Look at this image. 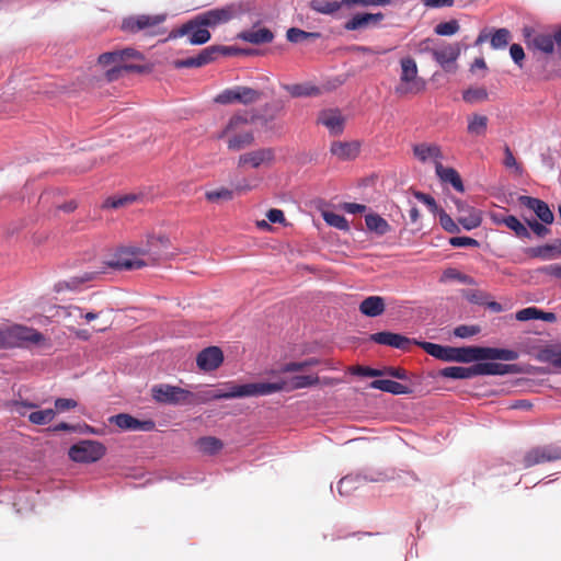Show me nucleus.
<instances>
[{"label":"nucleus","instance_id":"nucleus-1","mask_svg":"<svg viewBox=\"0 0 561 561\" xmlns=\"http://www.w3.org/2000/svg\"><path fill=\"white\" fill-rule=\"evenodd\" d=\"M319 381L320 379L317 375H299L278 382H252L243 385L226 382L220 388L210 391L209 398L220 400L268 396L282 390L291 391L312 387L318 385Z\"/></svg>","mask_w":561,"mask_h":561},{"label":"nucleus","instance_id":"nucleus-2","mask_svg":"<svg viewBox=\"0 0 561 561\" xmlns=\"http://www.w3.org/2000/svg\"><path fill=\"white\" fill-rule=\"evenodd\" d=\"M256 0H240L231 2L221 8H215L197 14V23L215 27L217 25L229 22L234 18H239L245 13H252L257 10Z\"/></svg>","mask_w":561,"mask_h":561},{"label":"nucleus","instance_id":"nucleus-3","mask_svg":"<svg viewBox=\"0 0 561 561\" xmlns=\"http://www.w3.org/2000/svg\"><path fill=\"white\" fill-rule=\"evenodd\" d=\"M252 122L247 113H237L230 117L226 127L217 135L218 139L228 137L227 146L231 151H240L252 146L254 134L252 130L243 131V126Z\"/></svg>","mask_w":561,"mask_h":561},{"label":"nucleus","instance_id":"nucleus-4","mask_svg":"<svg viewBox=\"0 0 561 561\" xmlns=\"http://www.w3.org/2000/svg\"><path fill=\"white\" fill-rule=\"evenodd\" d=\"M139 53L135 48H124L121 50L107 51L99 56V64L113 67L106 70L105 76L108 81H114L124 72L140 71V66L130 61L138 60Z\"/></svg>","mask_w":561,"mask_h":561},{"label":"nucleus","instance_id":"nucleus-5","mask_svg":"<svg viewBox=\"0 0 561 561\" xmlns=\"http://www.w3.org/2000/svg\"><path fill=\"white\" fill-rule=\"evenodd\" d=\"M454 362L471 363L479 360H515L518 358V353L514 350L497 348V347H482V346H463L455 347Z\"/></svg>","mask_w":561,"mask_h":561},{"label":"nucleus","instance_id":"nucleus-6","mask_svg":"<svg viewBox=\"0 0 561 561\" xmlns=\"http://www.w3.org/2000/svg\"><path fill=\"white\" fill-rule=\"evenodd\" d=\"M426 82L419 77L416 61L412 57L400 59V83L394 91L399 95L417 94L425 90Z\"/></svg>","mask_w":561,"mask_h":561},{"label":"nucleus","instance_id":"nucleus-7","mask_svg":"<svg viewBox=\"0 0 561 561\" xmlns=\"http://www.w3.org/2000/svg\"><path fill=\"white\" fill-rule=\"evenodd\" d=\"M43 335L26 327L13 325L4 331H0V344L4 348L22 347L27 343H38Z\"/></svg>","mask_w":561,"mask_h":561},{"label":"nucleus","instance_id":"nucleus-8","mask_svg":"<svg viewBox=\"0 0 561 561\" xmlns=\"http://www.w3.org/2000/svg\"><path fill=\"white\" fill-rule=\"evenodd\" d=\"M262 98V92L244 85H236L233 88L225 89L216 95L215 102L218 104H232L240 103L250 105L256 103Z\"/></svg>","mask_w":561,"mask_h":561},{"label":"nucleus","instance_id":"nucleus-9","mask_svg":"<svg viewBox=\"0 0 561 561\" xmlns=\"http://www.w3.org/2000/svg\"><path fill=\"white\" fill-rule=\"evenodd\" d=\"M232 48L221 45H213L201 50L196 56L188 57L185 59H178L173 61V66L176 69L183 68H198L203 67L217 59L219 55H231Z\"/></svg>","mask_w":561,"mask_h":561},{"label":"nucleus","instance_id":"nucleus-10","mask_svg":"<svg viewBox=\"0 0 561 561\" xmlns=\"http://www.w3.org/2000/svg\"><path fill=\"white\" fill-rule=\"evenodd\" d=\"M561 460V444L535 446L528 449L523 457V468Z\"/></svg>","mask_w":561,"mask_h":561},{"label":"nucleus","instance_id":"nucleus-11","mask_svg":"<svg viewBox=\"0 0 561 561\" xmlns=\"http://www.w3.org/2000/svg\"><path fill=\"white\" fill-rule=\"evenodd\" d=\"M151 393L154 401L171 405L191 403V399L193 398L191 391L165 383L152 387Z\"/></svg>","mask_w":561,"mask_h":561},{"label":"nucleus","instance_id":"nucleus-12","mask_svg":"<svg viewBox=\"0 0 561 561\" xmlns=\"http://www.w3.org/2000/svg\"><path fill=\"white\" fill-rule=\"evenodd\" d=\"M208 25H201L197 23V15L184 23L178 28L170 32L168 38L175 39L182 36H188V43L191 45H203L207 43L211 35L207 30Z\"/></svg>","mask_w":561,"mask_h":561},{"label":"nucleus","instance_id":"nucleus-13","mask_svg":"<svg viewBox=\"0 0 561 561\" xmlns=\"http://www.w3.org/2000/svg\"><path fill=\"white\" fill-rule=\"evenodd\" d=\"M106 448L95 440H81L69 448L68 455L76 462H95L105 455Z\"/></svg>","mask_w":561,"mask_h":561},{"label":"nucleus","instance_id":"nucleus-14","mask_svg":"<svg viewBox=\"0 0 561 561\" xmlns=\"http://www.w3.org/2000/svg\"><path fill=\"white\" fill-rule=\"evenodd\" d=\"M172 256L169 251V239L165 237L148 238V249L142 250V266L168 260Z\"/></svg>","mask_w":561,"mask_h":561},{"label":"nucleus","instance_id":"nucleus-15","mask_svg":"<svg viewBox=\"0 0 561 561\" xmlns=\"http://www.w3.org/2000/svg\"><path fill=\"white\" fill-rule=\"evenodd\" d=\"M461 54L460 43H444L433 51V59L446 71L450 70Z\"/></svg>","mask_w":561,"mask_h":561},{"label":"nucleus","instance_id":"nucleus-16","mask_svg":"<svg viewBox=\"0 0 561 561\" xmlns=\"http://www.w3.org/2000/svg\"><path fill=\"white\" fill-rule=\"evenodd\" d=\"M275 159V152L272 148H260L241 154L238 159V167L250 165L257 169L262 165L271 164Z\"/></svg>","mask_w":561,"mask_h":561},{"label":"nucleus","instance_id":"nucleus-17","mask_svg":"<svg viewBox=\"0 0 561 561\" xmlns=\"http://www.w3.org/2000/svg\"><path fill=\"white\" fill-rule=\"evenodd\" d=\"M518 202L520 205L533 210L537 218L545 225H551L553 222L554 215L546 202L527 195H520Z\"/></svg>","mask_w":561,"mask_h":561},{"label":"nucleus","instance_id":"nucleus-18","mask_svg":"<svg viewBox=\"0 0 561 561\" xmlns=\"http://www.w3.org/2000/svg\"><path fill=\"white\" fill-rule=\"evenodd\" d=\"M385 19L383 13H356L347 20L343 27L346 31H362L377 26Z\"/></svg>","mask_w":561,"mask_h":561},{"label":"nucleus","instance_id":"nucleus-19","mask_svg":"<svg viewBox=\"0 0 561 561\" xmlns=\"http://www.w3.org/2000/svg\"><path fill=\"white\" fill-rule=\"evenodd\" d=\"M369 340L381 345L391 346L398 350H408L411 344H414V339L407 337L399 333L382 331L373 333Z\"/></svg>","mask_w":561,"mask_h":561},{"label":"nucleus","instance_id":"nucleus-20","mask_svg":"<svg viewBox=\"0 0 561 561\" xmlns=\"http://www.w3.org/2000/svg\"><path fill=\"white\" fill-rule=\"evenodd\" d=\"M107 267L114 270H133L140 267L139 253L129 249H121L106 263Z\"/></svg>","mask_w":561,"mask_h":561},{"label":"nucleus","instance_id":"nucleus-21","mask_svg":"<svg viewBox=\"0 0 561 561\" xmlns=\"http://www.w3.org/2000/svg\"><path fill=\"white\" fill-rule=\"evenodd\" d=\"M224 362L222 351L218 346H208L198 353L196 364L204 371L217 369Z\"/></svg>","mask_w":561,"mask_h":561},{"label":"nucleus","instance_id":"nucleus-22","mask_svg":"<svg viewBox=\"0 0 561 561\" xmlns=\"http://www.w3.org/2000/svg\"><path fill=\"white\" fill-rule=\"evenodd\" d=\"M286 112V102L284 100L277 99L273 100L268 103H265L261 107V112L259 115L253 116L251 119H257L262 125L267 126L273 121L277 119Z\"/></svg>","mask_w":561,"mask_h":561},{"label":"nucleus","instance_id":"nucleus-23","mask_svg":"<svg viewBox=\"0 0 561 561\" xmlns=\"http://www.w3.org/2000/svg\"><path fill=\"white\" fill-rule=\"evenodd\" d=\"M318 123L325 126L332 136H337L344 130L345 118L339 110H324L320 112Z\"/></svg>","mask_w":561,"mask_h":561},{"label":"nucleus","instance_id":"nucleus-24","mask_svg":"<svg viewBox=\"0 0 561 561\" xmlns=\"http://www.w3.org/2000/svg\"><path fill=\"white\" fill-rule=\"evenodd\" d=\"M512 38L510 30L502 27L496 28L492 35H489L485 30H483L477 37L474 45H481L482 43L490 39V45L493 49H504Z\"/></svg>","mask_w":561,"mask_h":561},{"label":"nucleus","instance_id":"nucleus-25","mask_svg":"<svg viewBox=\"0 0 561 561\" xmlns=\"http://www.w3.org/2000/svg\"><path fill=\"white\" fill-rule=\"evenodd\" d=\"M477 365V376H504L518 373L515 364H501L494 362H482Z\"/></svg>","mask_w":561,"mask_h":561},{"label":"nucleus","instance_id":"nucleus-26","mask_svg":"<svg viewBox=\"0 0 561 561\" xmlns=\"http://www.w3.org/2000/svg\"><path fill=\"white\" fill-rule=\"evenodd\" d=\"M414 344L421 346L428 355L437 359L444 362H454L455 347L453 346H444L424 341H414Z\"/></svg>","mask_w":561,"mask_h":561},{"label":"nucleus","instance_id":"nucleus-27","mask_svg":"<svg viewBox=\"0 0 561 561\" xmlns=\"http://www.w3.org/2000/svg\"><path fill=\"white\" fill-rule=\"evenodd\" d=\"M330 151L340 160H352L358 156L359 145L356 141H334Z\"/></svg>","mask_w":561,"mask_h":561},{"label":"nucleus","instance_id":"nucleus-28","mask_svg":"<svg viewBox=\"0 0 561 561\" xmlns=\"http://www.w3.org/2000/svg\"><path fill=\"white\" fill-rule=\"evenodd\" d=\"M413 153L423 163L433 160L436 164L443 159L440 148L434 144H417L413 147Z\"/></svg>","mask_w":561,"mask_h":561},{"label":"nucleus","instance_id":"nucleus-29","mask_svg":"<svg viewBox=\"0 0 561 561\" xmlns=\"http://www.w3.org/2000/svg\"><path fill=\"white\" fill-rule=\"evenodd\" d=\"M238 37L244 42L261 45L271 43L274 39V34L267 27L251 28L241 32Z\"/></svg>","mask_w":561,"mask_h":561},{"label":"nucleus","instance_id":"nucleus-30","mask_svg":"<svg viewBox=\"0 0 561 561\" xmlns=\"http://www.w3.org/2000/svg\"><path fill=\"white\" fill-rule=\"evenodd\" d=\"M386 304L381 296L366 297L359 305V311L370 318H376L385 312Z\"/></svg>","mask_w":561,"mask_h":561},{"label":"nucleus","instance_id":"nucleus-31","mask_svg":"<svg viewBox=\"0 0 561 561\" xmlns=\"http://www.w3.org/2000/svg\"><path fill=\"white\" fill-rule=\"evenodd\" d=\"M493 220L496 224L505 225L508 229L513 230L518 238L530 239L531 233L516 216L510 215L505 217L493 216Z\"/></svg>","mask_w":561,"mask_h":561},{"label":"nucleus","instance_id":"nucleus-32","mask_svg":"<svg viewBox=\"0 0 561 561\" xmlns=\"http://www.w3.org/2000/svg\"><path fill=\"white\" fill-rule=\"evenodd\" d=\"M437 176L445 183H450L458 192H463V183L459 173L454 168H445L440 162L435 165Z\"/></svg>","mask_w":561,"mask_h":561},{"label":"nucleus","instance_id":"nucleus-33","mask_svg":"<svg viewBox=\"0 0 561 561\" xmlns=\"http://www.w3.org/2000/svg\"><path fill=\"white\" fill-rule=\"evenodd\" d=\"M370 388L391 394H408L411 392L408 386L391 379H376L370 382Z\"/></svg>","mask_w":561,"mask_h":561},{"label":"nucleus","instance_id":"nucleus-34","mask_svg":"<svg viewBox=\"0 0 561 561\" xmlns=\"http://www.w3.org/2000/svg\"><path fill=\"white\" fill-rule=\"evenodd\" d=\"M366 481L367 477L360 474L345 476L339 481L337 491L341 496H348Z\"/></svg>","mask_w":561,"mask_h":561},{"label":"nucleus","instance_id":"nucleus-35","mask_svg":"<svg viewBox=\"0 0 561 561\" xmlns=\"http://www.w3.org/2000/svg\"><path fill=\"white\" fill-rule=\"evenodd\" d=\"M282 88L293 98L317 96L321 92L317 85L311 83L282 84Z\"/></svg>","mask_w":561,"mask_h":561},{"label":"nucleus","instance_id":"nucleus-36","mask_svg":"<svg viewBox=\"0 0 561 561\" xmlns=\"http://www.w3.org/2000/svg\"><path fill=\"white\" fill-rule=\"evenodd\" d=\"M440 376L450 379H470L477 377V365L470 367L450 366L440 370Z\"/></svg>","mask_w":561,"mask_h":561},{"label":"nucleus","instance_id":"nucleus-37","mask_svg":"<svg viewBox=\"0 0 561 561\" xmlns=\"http://www.w3.org/2000/svg\"><path fill=\"white\" fill-rule=\"evenodd\" d=\"M556 33L553 35L546 33H538L531 39V47L546 55H551L554 51Z\"/></svg>","mask_w":561,"mask_h":561},{"label":"nucleus","instance_id":"nucleus-38","mask_svg":"<svg viewBox=\"0 0 561 561\" xmlns=\"http://www.w3.org/2000/svg\"><path fill=\"white\" fill-rule=\"evenodd\" d=\"M138 199V195L130 193V194H124L119 196H110L102 203L101 208L102 209H119L125 208L134 203H136Z\"/></svg>","mask_w":561,"mask_h":561},{"label":"nucleus","instance_id":"nucleus-39","mask_svg":"<svg viewBox=\"0 0 561 561\" xmlns=\"http://www.w3.org/2000/svg\"><path fill=\"white\" fill-rule=\"evenodd\" d=\"M309 7L317 13L332 15L345 5L343 0H311Z\"/></svg>","mask_w":561,"mask_h":561},{"label":"nucleus","instance_id":"nucleus-40","mask_svg":"<svg viewBox=\"0 0 561 561\" xmlns=\"http://www.w3.org/2000/svg\"><path fill=\"white\" fill-rule=\"evenodd\" d=\"M110 424L116 425L122 431L140 430V420L127 413H119L108 419Z\"/></svg>","mask_w":561,"mask_h":561},{"label":"nucleus","instance_id":"nucleus-41","mask_svg":"<svg viewBox=\"0 0 561 561\" xmlns=\"http://www.w3.org/2000/svg\"><path fill=\"white\" fill-rule=\"evenodd\" d=\"M489 119L485 115L472 114L468 117L467 131L472 136H484L488 129Z\"/></svg>","mask_w":561,"mask_h":561},{"label":"nucleus","instance_id":"nucleus-42","mask_svg":"<svg viewBox=\"0 0 561 561\" xmlns=\"http://www.w3.org/2000/svg\"><path fill=\"white\" fill-rule=\"evenodd\" d=\"M527 254L531 257H540L542 260H550L561 255V247L556 244H545L535 248H529Z\"/></svg>","mask_w":561,"mask_h":561},{"label":"nucleus","instance_id":"nucleus-43","mask_svg":"<svg viewBox=\"0 0 561 561\" xmlns=\"http://www.w3.org/2000/svg\"><path fill=\"white\" fill-rule=\"evenodd\" d=\"M365 224L369 231L378 236H383L390 231V225L381 216L377 214H369L365 216Z\"/></svg>","mask_w":561,"mask_h":561},{"label":"nucleus","instance_id":"nucleus-44","mask_svg":"<svg viewBox=\"0 0 561 561\" xmlns=\"http://www.w3.org/2000/svg\"><path fill=\"white\" fill-rule=\"evenodd\" d=\"M196 446L198 447V449L202 453H204L206 455H216L217 453H219L222 449L224 444L217 437L205 436V437L199 438L196 442Z\"/></svg>","mask_w":561,"mask_h":561},{"label":"nucleus","instance_id":"nucleus-45","mask_svg":"<svg viewBox=\"0 0 561 561\" xmlns=\"http://www.w3.org/2000/svg\"><path fill=\"white\" fill-rule=\"evenodd\" d=\"M537 358L541 363L551 364L557 368H561V351H558L552 346L540 350Z\"/></svg>","mask_w":561,"mask_h":561},{"label":"nucleus","instance_id":"nucleus-46","mask_svg":"<svg viewBox=\"0 0 561 561\" xmlns=\"http://www.w3.org/2000/svg\"><path fill=\"white\" fill-rule=\"evenodd\" d=\"M320 36L321 34L319 32H306L297 27H290L286 33L287 41L295 44L301 43L305 39H316Z\"/></svg>","mask_w":561,"mask_h":561},{"label":"nucleus","instance_id":"nucleus-47","mask_svg":"<svg viewBox=\"0 0 561 561\" xmlns=\"http://www.w3.org/2000/svg\"><path fill=\"white\" fill-rule=\"evenodd\" d=\"M458 222L462 226L463 229L472 230L481 225L482 218L479 210L470 208L467 215L458 217Z\"/></svg>","mask_w":561,"mask_h":561},{"label":"nucleus","instance_id":"nucleus-48","mask_svg":"<svg viewBox=\"0 0 561 561\" xmlns=\"http://www.w3.org/2000/svg\"><path fill=\"white\" fill-rule=\"evenodd\" d=\"M56 417L54 409L37 410L28 414L27 419L32 424L46 425Z\"/></svg>","mask_w":561,"mask_h":561},{"label":"nucleus","instance_id":"nucleus-49","mask_svg":"<svg viewBox=\"0 0 561 561\" xmlns=\"http://www.w3.org/2000/svg\"><path fill=\"white\" fill-rule=\"evenodd\" d=\"M488 95V91L484 88H469L462 92L463 101L469 104L485 101Z\"/></svg>","mask_w":561,"mask_h":561},{"label":"nucleus","instance_id":"nucleus-50","mask_svg":"<svg viewBox=\"0 0 561 561\" xmlns=\"http://www.w3.org/2000/svg\"><path fill=\"white\" fill-rule=\"evenodd\" d=\"M323 219L329 226L334 227L336 229H340V230H348L350 229L347 219L340 214H336L333 211H327L323 214Z\"/></svg>","mask_w":561,"mask_h":561},{"label":"nucleus","instance_id":"nucleus-51","mask_svg":"<svg viewBox=\"0 0 561 561\" xmlns=\"http://www.w3.org/2000/svg\"><path fill=\"white\" fill-rule=\"evenodd\" d=\"M460 30L459 22L457 20H450L442 22L434 27L435 34L439 36H451Z\"/></svg>","mask_w":561,"mask_h":561},{"label":"nucleus","instance_id":"nucleus-52","mask_svg":"<svg viewBox=\"0 0 561 561\" xmlns=\"http://www.w3.org/2000/svg\"><path fill=\"white\" fill-rule=\"evenodd\" d=\"M437 215L439 216V224L445 231H447L449 233L459 232L458 225L453 220V218L444 209H439Z\"/></svg>","mask_w":561,"mask_h":561},{"label":"nucleus","instance_id":"nucleus-53","mask_svg":"<svg viewBox=\"0 0 561 561\" xmlns=\"http://www.w3.org/2000/svg\"><path fill=\"white\" fill-rule=\"evenodd\" d=\"M205 197L209 202H217L219 199L229 201L233 197V191L228 190L226 187H221L218 190L206 192Z\"/></svg>","mask_w":561,"mask_h":561},{"label":"nucleus","instance_id":"nucleus-54","mask_svg":"<svg viewBox=\"0 0 561 561\" xmlns=\"http://www.w3.org/2000/svg\"><path fill=\"white\" fill-rule=\"evenodd\" d=\"M503 164L505 165V168L507 169H513L514 172L518 175H520L523 173V168L518 164V162L516 161V158L514 157L512 150L510 149L508 146H505L504 147V160H503Z\"/></svg>","mask_w":561,"mask_h":561},{"label":"nucleus","instance_id":"nucleus-55","mask_svg":"<svg viewBox=\"0 0 561 561\" xmlns=\"http://www.w3.org/2000/svg\"><path fill=\"white\" fill-rule=\"evenodd\" d=\"M478 333H480V328L478 325L461 324L455 328L454 330L455 336L460 339L471 337L473 335H477Z\"/></svg>","mask_w":561,"mask_h":561},{"label":"nucleus","instance_id":"nucleus-56","mask_svg":"<svg viewBox=\"0 0 561 561\" xmlns=\"http://www.w3.org/2000/svg\"><path fill=\"white\" fill-rule=\"evenodd\" d=\"M449 244L455 248H478L480 245L478 240L470 237H453L449 239Z\"/></svg>","mask_w":561,"mask_h":561},{"label":"nucleus","instance_id":"nucleus-57","mask_svg":"<svg viewBox=\"0 0 561 561\" xmlns=\"http://www.w3.org/2000/svg\"><path fill=\"white\" fill-rule=\"evenodd\" d=\"M414 197L425 204L433 214H437L439 211L440 208L431 195L416 191L414 192Z\"/></svg>","mask_w":561,"mask_h":561},{"label":"nucleus","instance_id":"nucleus-58","mask_svg":"<svg viewBox=\"0 0 561 561\" xmlns=\"http://www.w3.org/2000/svg\"><path fill=\"white\" fill-rule=\"evenodd\" d=\"M528 228L539 238H545L550 233V229L543 222L536 219L526 220Z\"/></svg>","mask_w":561,"mask_h":561},{"label":"nucleus","instance_id":"nucleus-59","mask_svg":"<svg viewBox=\"0 0 561 561\" xmlns=\"http://www.w3.org/2000/svg\"><path fill=\"white\" fill-rule=\"evenodd\" d=\"M345 7H376V5H388L390 0H343Z\"/></svg>","mask_w":561,"mask_h":561},{"label":"nucleus","instance_id":"nucleus-60","mask_svg":"<svg viewBox=\"0 0 561 561\" xmlns=\"http://www.w3.org/2000/svg\"><path fill=\"white\" fill-rule=\"evenodd\" d=\"M165 19H167L165 13H159V14H154V15L142 14V30L159 25V24L163 23L165 21Z\"/></svg>","mask_w":561,"mask_h":561},{"label":"nucleus","instance_id":"nucleus-61","mask_svg":"<svg viewBox=\"0 0 561 561\" xmlns=\"http://www.w3.org/2000/svg\"><path fill=\"white\" fill-rule=\"evenodd\" d=\"M122 30L124 32L136 33L140 31V18L129 16L123 20Z\"/></svg>","mask_w":561,"mask_h":561},{"label":"nucleus","instance_id":"nucleus-62","mask_svg":"<svg viewBox=\"0 0 561 561\" xmlns=\"http://www.w3.org/2000/svg\"><path fill=\"white\" fill-rule=\"evenodd\" d=\"M510 55L513 61L519 67H523V60L525 58L524 48L519 44H513L510 47Z\"/></svg>","mask_w":561,"mask_h":561},{"label":"nucleus","instance_id":"nucleus-63","mask_svg":"<svg viewBox=\"0 0 561 561\" xmlns=\"http://www.w3.org/2000/svg\"><path fill=\"white\" fill-rule=\"evenodd\" d=\"M539 309L536 307L524 308L516 312V319L518 321H528L537 319Z\"/></svg>","mask_w":561,"mask_h":561},{"label":"nucleus","instance_id":"nucleus-64","mask_svg":"<svg viewBox=\"0 0 561 561\" xmlns=\"http://www.w3.org/2000/svg\"><path fill=\"white\" fill-rule=\"evenodd\" d=\"M77 405H78V403L73 399L58 398L55 400L56 413L75 409Z\"/></svg>","mask_w":561,"mask_h":561}]
</instances>
